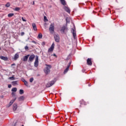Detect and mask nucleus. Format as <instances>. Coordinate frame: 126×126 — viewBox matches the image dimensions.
I'll return each mask as SVG.
<instances>
[{"label":"nucleus","mask_w":126,"mask_h":126,"mask_svg":"<svg viewBox=\"0 0 126 126\" xmlns=\"http://www.w3.org/2000/svg\"><path fill=\"white\" fill-rule=\"evenodd\" d=\"M49 31L51 34L55 32V24L52 23L50 25Z\"/></svg>","instance_id":"obj_3"},{"label":"nucleus","mask_w":126,"mask_h":126,"mask_svg":"<svg viewBox=\"0 0 126 126\" xmlns=\"http://www.w3.org/2000/svg\"><path fill=\"white\" fill-rule=\"evenodd\" d=\"M55 48V43H52L51 47L48 49V53H51V52H53L54 51V49Z\"/></svg>","instance_id":"obj_7"},{"label":"nucleus","mask_w":126,"mask_h":126,"mask_svg":"<svg viewBox=\"0 0 126 126\" xmlns=\"http://www.w3.org/2000/svg\"><path fill=\"white\" fill-rule=\"evenodd\" d=\"M35 58V55H31L29 57V61L30 62H33V60H34Z\"/></svg>","instance_id":"obj_10"},{"label":"nucleus","mask_w":126,"mask_h":126,"mask_svg":"<svg viewBox=\"0 0 126 126\" xmlns=\"http://www.w3.org/2000/svg\"><path fill=\"white\" fill-rule=\"evenodd\" d=\"M32 43H35L36 42H35V41H32Z\"/></svg>","instance_id":"obj_41"},{"label":"nucleus","mask_w":126,"mask_h":126,"mask_svg":"<svg viewBox=\"0 0 126 126\" xmlns=\"http://www.w3.org/2000/svg\"><path fill=\"white\" fill-rule=\"evenodd\" d=\"M53 56V57H56L57 58V55H56V54H54Z\"/></svg>","instance_id":"obj_37"},{"label":"nucleus","mask_w":126,"mask_h":126,"mask_svg":"<svg viewBox=\"0 0 126 126\" xmlns=\"http://www.w3.org/2000/svg\"><path fill=\"white\" fill-rule=\"evenodd\" d=\"M60 1L63 5H65V0H60Z\"/></svg>","instance_id":"obj_19"},{"label":"nucleus","mask_w":126,"mask_h":126,"mask_svg":"<svg viewBox=\"0 0 126 126\" xmlns=\"http://www.w3.org/2000/svg\"><path fill=\"white\" fill-rule=\"evenodd\" d=\"M28 49H29V48L28 47V46H26L25 47V50H28Z\"/></svg>","instance_id":"obj_31"},{"label":"nucleus","mask_w":126,"mask_h":126,"mask_svg":"<svg viewBox=\"0 0 126 126\" xmlns=\"http://www.w3.org/2000/svg\"><path fill=\"white\" fill-rule=\"evenodd\" d=\"M12 84L14 86L17 85V81L12 82Z\"/></svg>","instance_id":"obj_23"},{"label":"nucleus","mask_w":126,"mask_h":126,"mask_svg":"<svg viewBox=\"0 0 126 126\" xmlns=\"http://www.w3.org/2000/svg\"><path fill=\"white\" fill-rule=\"evenodd\" d=\"M44 20H47V21H48V19H47V17H46V16H45L44 17Z\"/></svg>","instance_id":"obj_33"},{"label":"nucleus","mask_w":126,"mask_h":126,"mask_svg":"<svg viewBox=\"0 0 126 126\" xmlns=\"http://www.w3.org/2000/svg\"><path fill=\"white\" fill-rule=\"evenodd\" d=\"M72 34H73V36L74 39H75V36H76V33L74 32V30L73 31Z\"/></svg>","instance_id":"obj_22"},{"label":"nucleus","mask_w":126,"mask_h":126,"mask_svg":"<svg viewBox=\"0 0 126 126\" xmlns=\"http://www.w3.org/2000/svg\"><path fill=\"white\" fill-rule=\"evenodd\" d=\"M30 55H27V56H25L23 58V61L24 62H27V60H28V58H29Z\"/></svg>","instance_id":"obj_13"},{"label":"nucleus","mask_w":126,"mask_h":126,"mask_svg":"<svg viewBox=\"0 0 126 126\" xmlns=\"http://www.w3.org/2000/svg\"><path fill=\"white\" fill-rule=\"evenodd\" d=\"M14 65H15V63H13V64H11V66H13Z\"/></svg>","instance_id":"obj_38"},{"label":"nucleus","mask_w":126,"mask_h":126,"mask_svg":"<svg viewBox=\"0 0 126 126\" xmlns=\"http://www.w3.org/2000/svg\"><path fill=\"white\" fill-rule=\"evenodd\" d=\"M23 82L26 86H28V82H27V81H26V80H24Z\"/></svg>","instance_id":"obj_26"},{"label":"nucleus","mask_w":126,"mask_h":126,"mask_svg":"<svg viewBox=\"0 0 126 126\" xmlns=\"http://www.w3.org/2000/svg\"><path fill=\"white\" fill-rule=\"evenodd\" d=\"M42 37H43V35H42V33H39L38 35L37 38H38V39H42Z\"/></svg>","instance_id":"obj_21"},{"label":"nucleus","mask_w":126,"mask_h":126,"mask_svg":"<svg viewBox=\"0 0 126 126\" xmlns=\"http://www.w3.org/2000/svg\"><path fill=\"white\" fill-rule=\"evenodd\" d=\"M12 92H16L17 91V88H13L11 90Z\"/></svg>","instance_id":"obj_20"},{"label":"nucleus","mask_w":126,"mask_h":126,"mask_svg":"<svg viewBox=\"0 0 126 126\" xmlns=\"http://www.w3.org/2000/svg\"><path fill=\"white\" fill-rule=\"evenodd\" d=\"M22 19L23 21L26 22V20H25V19H24V18L22 17Z\"/></svg>","instance_id":"obj_32"},{"label":"nucleus","mask_w":126,"mask_h":126,"mask_svg":"<svg viewBox=\"0 0 126 126\" xmlns=\"http://www.w3.org/2000/svg\"><path fill=\"white\" fill-rule=\"evenodd\" d=\"M34 65L35 67H38V65H39V57L38 56H36V59L34 62Z\"/></svg>","instance_id":"obj_4"},{"label":"nucleus","mask_w":126,"mask_h":126,"mask_svg":"<svg viewBox=\"0 0 126 126\" xmlns=\"http://www.w3.org/2000/svg\"><path fill=\"white\" fill-rule=\"evenodd\" d=\"M25 99L24 96H22L19 97V101H23Z\"/></svg>","instance_id":"obj_18"},{"label":"nucleus","mask_w":126,"mask_h":126,"mask_svg":"<svg viewBox=\"0 0 126 126\" xmlns=\"http://www.w3.org/2000/svg\"><path fill=\"white\" fill-rule=\"evenodd\" d=\"M11 94L12 96H15V93H14V92H12Z\"/></svg>","instance_id":"obj_35"},{"label":"nucleus","mask_w":126,"mask_h":126,"mask_svg":"<svg viewBox=\"0 0 126 126\" xmlns=\"http://www.w3.org/2000/svg\"><path fill=\"white\" fill-rule=\"evenodd\" d=\"M12 78H13V77H10L9 78V79H12Z\"/></svg>","instance_id":"obj_39"},{"label":"nucleus","mask_w":126,"mask_h":126,"mask_svg":"<svg viewBox=\"0 0 126 126\" xmlns=\"http://www.w3.org/2000/svg\"><path fill=\"white\" fill-rule=\"evenodd\" d=\"M6 7H9L10 6V3L9 2H8L6 4H5Z\"/></svg>","instance_id":"obj_25"},{"label":"nucleus","mask_w":126,"mask_h":126,"mask_svg":"<svg viewBox=\"0 0 126 126\" xmlns=\"http://www.w3.org/2000/svg\"><path fill=\"white\" fill-rule=\"evenodd\" d=\"M46 67H45L44 69V71L45 72V74H49L50 72H51V68H52V66L50 65L45 64Z\"/></svg>","instance_id":"obj_1"},{"label":"nucleus","mask_w":126,"mask_h":126,"mask_svg":"<svg viewBox=\"0 0 126 126\" xmlns=\"http://www.w3.org/2000/svg\"><path fill=\"white\" fill-rule=\"evenodd\" d=\"M17 109V104L16 103H14L13 105V111H16Z\"/></svg>","instance_id":"obj_16"},{"label":"nucleus","mask_w":126,"mask_h":126,"mask_svg":"<svg viewBox=\"0 0 126 126\" xmlns=\"http://www.w3.org/2000/svg\"><path fill=\"white\" fill-rule=\"evenodd\" d=\"M71 64V63H69L67 67L64 71V73H66L67 71H68V70L69 69V67H70V65Z\"/></svg>","instance_id":"obj_8"},{"label":"nucleus","mask_w":126,"mask_h":126,"mask_svg":"<svg viewBox=\"0 0 126 126\" xmlns=\"http://www.w3.org/2000/svg\"><path fill=\"white\" fill-rule=\"evenodd\" d=\"M42 46H43L44 47V46H45V45H46V42H45V41H43L41 43Z\"/></svg>","instance_id":"obj_30"},{"label":"nucleus","mask_w":126,"mask_h":126,"mask_svg":"<svg viewBox=\"0 0 126 126\" xmlns=\"http://www.w3.org/2000/svg\"><path fill=\"white\" fill-rule=\"evenodd\" d=\"M87 63L89 65H92V62L91 61V59L88 58L87 60Z\"/></svg>","instance_id":"obj_11"},{"label":"nucleus","mask_w":126,"mask_h":126,"mask_svg":"<svg viewBox=\"0 0 126 126\" xmlns=\"http://www.w3.org/2000/svg\"><path fill=\"white\" fill-rule=\"evenodd\" d=\"M19 93L20 94H22L24 93V91H23V90H20Z\"/></svg>","instance_id":"obj_28"},{"label":"nucleus","mask_w":126,"mask_h":126,"mask_svg":"<svg viewBox=\"0 0 126 126\" xmlns=\"http://www.w3.org/2000/svg\"><path fill=\"white\" fill-rule=\"evenodd\" d=\"M34 2L33 1V4H34Z\"/></svg>","instance_id":"obj_42"},{"label":"nucleus","mask_w":126,"mask_h":126,"mask_svg":"<svg viewBox=\"0 0 126 126\" xmlns=\"http://www.w3.org/2000/svg\"><path fill=\"white\" fill-rule=\"evenodd\" d=\"M25 33L24 32H22L21 33V36H23L24 35Z\"/></svg>","instance_id":"obj_34"},{"label":"nucleus","mask_w":126,"mask_h":126,"mask_svg":"<svg viewBox=\"0 0 126 126\" xmlns=\"http://www.w3.org/2000/svg\"><path fill=\"white\" fill-rule=\"evenodd\" d=\"M0 50H1V48H0Z\"/></svg>","instance_id":"obj_43"},{"label":"nucleus","mask_w":126,"mask_h":126,"mask_svg":"<svg viewBox=\"0 0 126 126\" xmlns=\"http://www.w3.org/2000/svg\"><path fill=\"white\" fill-rule=\"evenodd\" d=\"M32 81H34V78L33 77L30 79V82L32 83Z\"/></svg>","instance_id":"obj_29"},{"label":"nucleus","mask_w":126,"mask_h":126,"mask_svg":"<svg viewBox=\"0 0 126 126\" xmlns=\"http://www.w3.org/2000/svg\"><path fill=\"white\" fill-rule=\"evenodd\" d=\"M14 15V14L13 13H9L8 14V17H12Z\"/></svg>","instance_id":"obj_24"},{"label":"nucleus","mask_w":126,"mask_h":126,"mask_svg":"<svg viewBox=\"0 0 126 126\" xmlns=\"http://www.w3.org/2000/svg\"><path fill=\"white\" fill-rule=\"evenodd\" d=\"M64 9L68 13H70V9H69V8H68V7L64 6Z\"/></svg>","instance_id":"obj_12"},{"label":"nucleus","mask_w":126,"mask_h":126,"mask_svg":"<svg viewBox=\"0 0 126 126\" xmlns=\"http://www.w3.org/2000/svg\"><path fill=\"white\" fill-rule=\"evenodd\" d=\"M15 11H19V10H20V8L19 7H16L14 9Z\"/></svg>","instance_id":"obj_27"},{"label":"nucleus","mask_w":126,"mask_h":126,"mask_svg":"<svg viewBox=\"0 0 126 126\" xmlns=\"http://www.w3.org/2000/svg\"><path fill=\"white\" fill-rule=\"evenodd\" d=\"M55 82H56V80H55L48 82L46 84V87L49 88V87H51V86H53V85L55 84Z\"/></svg>","instance_id":"obj_5"},{"label":"nucleus","mask_w":126,"mask_h":126,"mask_svg":"<svg viewBox=\"0 0 126 126\" xmlns=\"http://www.w3.org/2000/svg\"><path fill=\"white\" fill-rule=\"evenodd\" d=\"M18 58H19V55H18V54H15L14 56V58H13V60L14 61H16V60H17V59H18Z\"/></svg>","instance_id":"obj_17"},{"label":"nucleus","mask_w":126,"mask_h":126,"mask_svg":"<svg viewBox=\"0 0 126 126\" xmlns=\"http://www.w3.org/2000/svg\"><path fill=\"white\" fill-rule=\"evenodd\" d=\"M60 31L62 34H66L67 33V27L65 26H63L61 28Z\"/></svg>","instance_id":"obj_2"},{"label":"nucleus","mask_w":126,"mask_h":126,"mask_svg":"<svg viewBox=\"0 0 126 126\" xmlns=\"http://www.w3.org/2000/svg\"><path fill=\"white\" fill-rule=\"evenodd\" d=\"M16 100V98H15L14 99H12L11 100L9 103L8 104V105H7V107H10V106H11V105H12V104H13V103H14V101Z\"/></svg>","instance_id":"obj_9"},{"label":"nucleus","mask_w":126,"mask_h":126,"mask_svg":"<svg viewBox=\"0 0 126 126\" xmlns=\"http://www.w3.org/2000/svg\"><path fill=\"white\" fill-rule=\"evenodd\" d=\"M54 37L55 41L59 43V42H60V35L59 34H54Z\"/></svg>","instance_id":"obj_6"},{"label":"nucleus","mask_w":126,"mask_h":126,"mask_svg":"<svg viewBox=\"0 0 126 126\" xmlns=\"http://www.w3.org/2000/svg\"><path fill=\"white\" fill-rule=\"evenodd\" d=\"M32 26L33 30H34V31H37V26H36V24L35 23H32Z\"/></svg>","instance_id":"obj_15"},{"label":"nucleus","mask_w":126,"mask_h":126,"mask_svg":"<svg viewBox=\"0 0 126 126\" xmlns=\"http://www.w3.org/2000/svg\"><path fill=\"white\" fill-rule=\"evenodd\" d=\"M0 59H1V60H3V61H7V60H8L7 57L2 56H0Z\"/></svg>","instance_id":"obj_14"},{"label":"nucleus","mask_w":126,"mask_h":126,"mask_svg":"<svg viewBox=\"0 0 126 126\" xmlns=\"http://www.w3.org/2000/svg\"><path fill=\"white\" fill-rule=\"evenodd\" d=\"M8 88H11V85H8Z\"/></svg>","instance_id":"obj_36"},{"label":"nucleus","mask_w":126,"mask_h":126,"mask_svg":"<svg viewBox=\"0 0 126 126\" xmlns=\"http://www.w3.org/2000/svg\"><path fill=\"white\" fill-rule=\"evenodd\" d=\"M24 80H25V79H22V81H23H23H24Z\"/></svg>","instance_id":"obj_40"}]
</instances>
